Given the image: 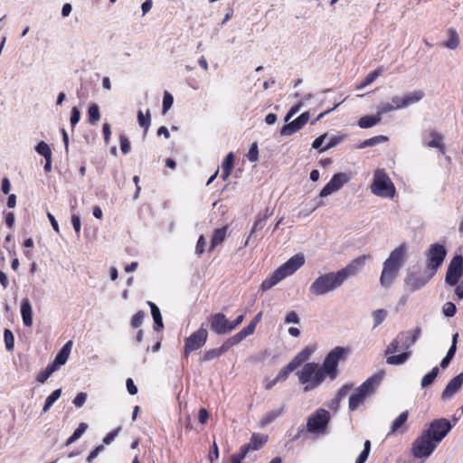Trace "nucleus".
Wrapping results in <instances>:
<instances>
[{
  "mask_svg": "<svg viewBox=\"0 0 463 463\" xmlns=\"http://www.w3.org/2000/svg\"><path fill=\"white\" fill-rule=\"evenodd\" d=\"M404 97V108L407 109L408 107L418 103L424 97V92L422 90H414L412 92L407 93Z\"/></svg>",
  "mask_w": 463,
  "mask_h": 463,
  "instance_id": "a878e982",
  "label": "nucleus"
},
{
  "mask_svg": "<svg viewBox=\"0 0 463 463\" xmlns=\"http://www.w3.org/2000/svg\"><path fill=\"white\" fill-rule=\"evenodd\" d=\"M432 272L430 275L422 273H409L405 279V284L412 292L420 289L433 277Z\"/></svg>",
  "mask_w": 463,
  "mask_h": 463,
  "instance_id": "f3484780",
  "label": "nucleus"
},
{
  "mask_svg": "<svg viewBox=\"0 0 463 463\" xmlns=\"http://www.w3.org/2000/svg\"><path fill=\"white\" fill-rule=\"evenodd\" d=\"M265 442H266L265 437L254 433V434H252V436L250 438V444H251V447H252L253 450H258L259 449L261 448V446Z\"/></svg>",
  "mask_w": 463,
  "mask_h": 463,
  "instance_id": "37998d69",
  "label": "nucleus"
},
{
  "mask_svg": "<svg viewBox=\"0 0 463 463\" xmlns=\"http://www.w3.org/2000/svg\"><path fill=\"white\" fill-rule=\"evenodd\" d=\"M221 356L220 352L218 349H211L204 353V354L202 357V360L204 362L211 361L214 358H217Z\"/></svg>",
  "mask_w": 463,
  "mask_h": 463,
  "instance_id": "5fc2aeb1",
  "label": "nucleus"
},
{
  "mask_svg": "<svg viewBox=\"0 0 463 463\" xmlns=\"http://www.w3.org/2000/svg\"><path fill=\"white\" fill-rule=\"evenodd\" d=\"M304 264L305 258L302 254L294 255L262 282L261 289L263 291L269 290L287 277L294 274Z\"/></svg>",
  "mask_w": 463,
  "mask_h": 463,
  "instance_id": "f257e3e1",
  "label": "nucleus"
},
{
  "mask_svg": "<svg viewBox=\"0 0 463 463\" xmlns=\"http://www.w3.org/2000/svg\"><path fill=\"white\" fill-rule=\"evenodd\" d=\"M383 378V372L377 373L368 378L362 385L355 389L354 392L349 398V409L356 410L364 403L367 397H370L380 384Z\"/></svg>",
  "mask_w": 463,
  "mask_h": 463,
  "instance_id": "7ed1b4c3",
  "label": "nucleus"
},
{
  "mask_svg": "<svg viewBox=\"0 0 463 463\" xmlns=\"http://www.w3.org/2000/svg\"><path fill=\"white\" fill-rule=\"evenodd\" d=\"M409 412L405 411L402 412L392 423L391 430L388 432V436L396 433L406 423L408 420Z\"/></svg>",
  "mask_w": 463,
  "mask_h": 463,
  "instance_id": "393cba45",
  "label": "nucleus"
},
{
  "mask_svg": "<svg viewBox=\"0 0 463 463\" xmlns=\"http://www.w3.org/2000/svg\"><path fill=\"white\" fill-rule=\"evenodd\" d=\"M61 394V389H57L55 391H53L52 392V394H50L47 399H46V402H45V404L43 406V412H47L51 407L52 406V404L60 398Z\"/></svg>",
  "mask_w": 463,
  "mask_h": 463,
  "instance_id": "c9c22d12",
  "label": "nucleus"
},
{
  "mask_svg": "<svg viewBox=\"0 0 463 463\" xmlns=\"http://www.w3.org/2000/svg\"><path fill=\"white\" fill-rule=\"evenodd\" d=\"M300 318L296 311H289L285 316V324H295L298 325Z\"/></svg>",
  "mask_w": 463,
  "mask_h": 463,
  "instance_id": "603ef678",
  "label": "nucleus"
},
{
  "mask_svg": "<svg viewBox=\"0 0 463 463\" xmlns=\"http://www.w3.org/2000/svg\"><path fill=\"white\" fill-rule=\"evenodd\" d=\"M344 283L339 272H328L317 277L310 285L309 292L315 297H319L332 292L340 288Z\"/></svg>",
  "mask_w": 463,
  "mask_h": 463,
  "instance_id": "f03ea898",
  "label": "nucleus"
},
{
  "mask_svg": "<svg viewBox=\"0 0 463 463\" xmlns=\"http://www.w3.org/2000/svg\"><path fill=\"white\" fill-rule=\"evenodd\" d=\"M392 103L393 104L396 110L403 109L404 108V97L403 96H394L392 98Z\"/></svg>",
  "mask_w": 463,
  "mask_h": 463,
  "instance_id": "052dcab7",
  "label": "nucleus"
},
{
  "mask_svg": "<svg viewBox=\"0 0 463 463\" xmlns=\"http://www.w3.org/2000/svg\"><path fill=\"white\" fill-rule=\"evenodd\" d=\"M120 149L124 154H128L130 151V143L125 136H120Z\"/></svg>",
  "mask_w": 463,
  "mask_h": 463,
  "instance_id": "69168bd1",
  "label": "nucleus"
},
{
  "mask_svg": "<svg viewBox=\"0 0 463 463\" xmlns=\"http://www.w3.org/2000/svg\"><path fill=\"white\" fill-rule=\"evenodd\" d=\"M380 121L381 118L378 114L364 116L358 120V126L361 128H370L380 123Z\"/></svg>",
  "mask_w": 463,
  "mask_h": 463,
  "instance_id": "bb28decb",
  "label": "nucleus"
},
{
  "mask_svg": "<svg viewBox=\"0 0 463 463\" xmlns=\"http://www.w3.org/2000/svg\"><path fill=\"white\" fill-rule=\"evenodd\" d=\"M380 75V71H371L364 80L363 81L360 83V85L357 87V89L361 90V89H364V87L368 86L369 84L373 83L376 79L377 77Z\"/></svg>",
  "mask_w": 463,
  "mask_h": 463,
  "instance_id": "79ce46f5",
  "label": "nucleus"
},
{
  "mask_svg": "<svg viewBox=\"0 0 463 463\" xmlns=\"http://www.w3.org/2000/svg\"><path fill=\"white\" fill-rule=\"evenodd\" d=\"M456 311V306L452 302H446L442 307V313L445 317H452Z\"/></svg>",
  "mask_w": 463,
  "mask_h": 463,
  "instance_id": "8fccbe9b",
  "label": "nucleus"
},
{
  "mask_svg": "<svg viewBox=\"0 0 463 463\" xmlns=\"http://www.w3.org/2000/svg\"><path fill=\"white\" fill-rule=\"evenodd\" d=\"M296 374L305 392L317 389L326 379L317 363H307Z\"/></svg>",
  "mask_w": 463,
  "mask_h": 463,
  "instance_id": "20e7f679",
  "label": "nucleus"
},
{
  "mask_svg": "<svg viewBox=\"0 0 463 463\" xmlns=\"http://www.w3.org/2000/svg\"><path fill=\"white\" fill-rule=\"evenodd\" d=\"M463 274V257L461 255H456L449 262L445 282L454 287L456 286Z\"/></svg>",
  "mask_w": 463,
  "mask_h": 463,
  "instance_id": "9b49d317",
  "label": "nucleus"
},
{
  "mask_svg": "<svg viewBox=\"0 0 463 463\" xmlns=\"http://www.w3.org/2000/svg\"><path fill=\"white\" fill-rule=\"evenodd\" d=\"M233 161H234V155L232 152H231L226 156V157L222 163V168H226V169L232 170V168L233 166Z\"/></svg>",
  "mask_w": 463,
  "mask_h": 463,
  "instance_id": "e2e57ef3",
  "label": "nucleus"
},
{
  "mask_svg": "<svg viewBox=\"0 0 463 463\" xmlns=\"http://www.w3.org/2000/svg\"><path fill=\"white\" fill-rule=\"evenodd\" d=\"M87 399L85 392H80L73 400V403L76 407L80 408L83 406Z\"/></svg>",
  "mask_w": 463,
  "mask_h": 463,
  "instance_id": "338daca9",
  "label": "nucleus"
},
{
  "mask_svg": "<svg viewBox=\"0 0 463 463\" xmlns=\"http://www.w3.org/2000/svg\"><path fill=\"white\" fill-rule=\"evenodd\" d=\"M451 429L452 425L449 420L440 418L431 421L423 431L432 438L434 441L439 443L449 434Z\"/></svg>",
  "mask_w": 463,
  "mask_h": 463,
  "instance_id": "1a4fd4ad",
  "label": "nucleus"
},
{
  "mask_svg": "<svg viewBox=\"0 0 463 463\" xmlns=\"http://www.w3.org/2000/svg\"><path fill=\"white\" fill-rule=\"evenodd\" d=\"M315 346H306L300 352H298L291 362L296 365V367H299L304 362L309 359L312 354L315 352Z\"/></svg>",
  "mask_w": 463,
  "mask_h": 463,
  "instance_id": "5701e85b",
  "label": "nucleus"
},
{
  "mask_svg": "<svg viewBox=\"0 0 463 463\" xmlns=\"http://www.w3.org/2000/svg\"><path fill=\"white\" fill-rule=\"evenodd\" d=\"M447 250L445 247L439 243H433L430 246L426 252V265L429 269L431 270L434 275L437 269L443 263Z\"/></svg>",
  "mask_w": 463,
  "mask_h": 463,
  "instance_id": "6e6552de",
  "label": "nucleus"
},
{
  "mask_svg": "<svg viewBox=\"0 0 463 463\" xmlns=\"http://www.w3.org/2000/svg\"><path fill=\"white\" fill-rule=\"evenodd\" d=\"M137 121L140 127L144 128L146 130L148 129L150 125V112L147 110L146 117L144 116L141 110L137 113Z\"/></svg>",
  "mask_w": 463,
  "mask_h": 463,
  "instance_id": "a18cd8bd",
  "label": "nucleus"
},
{
  "mask_svg": "<svg viewBox=\"0 0 463 463\" xmlns=\"http://www.w3.org/2000/svg\"><path fill=\"white\" fill-rule=\"evenodd\" d=\"M327 137H328V135L326 133L317 137L312 144V147L314 149L319 150L321 152V149L323 148L322 145L327 139Z\"/></svg>",
  "mask_w": 463,
  "mask_h": 463,
  "instance_id": "6e6d98bb",
  "label": "nucleus"
},
{
  "mask_svg": "<svg viewBox=\"0 0 463 463\" xmlns=\"http://www.w3.org/2000/svg\"><path fill=\"white\" fill-rule=\"evenodd\" d=\"M370 259V255H362L354 260H353L347 266L338 270L340 276L342 277L343 280L345 281L349 277L356 275L358 272H360L366 260Z\"/></svg>",
  "mask_w": 463,
  "mask_h": 463,
  "instance_id": "4468645a",
  "label": "nucleus"
},
{
  "mask_svg": "<svg viewBox=\"0 0 463 463\" xmlns=\"http://www.w3.org/2000/svg\"><path fill=\"white\" fill-rule=\"evenodd\" d=\"M283 411H284L283 407L269 411L262 417V419L260 420V424L265 426V425L271 423L277 418L280 417L282 415Z\"/></svg>",
  "mask_w": 463,
  "mask_h": 463,
  "instance_id": "c756f323",
  "label": "nucleus"
},
{
  "mask_svg": "<svg viewBox=\"0 0 463 463\" xmlns=\"http://www.w3.org/2000/svg\"><path fill=\"white\" fill-rule=\"evenodd\" d=\"M345 349L341 346L335 347L325 358L319 368L325 377L334 380L338 374V363L344 357Z\"/></svg>",
  "mask_w": 463,
  "mask_h": 463,
  "instance_id": "423d86ee",
  "label": "nucleus"
},
{
  "mask_svg": "<svg viewBox=\"0 0 463 463\" xmlns=\"http://www.w3.org/2000/svg\"><path fill=\"white\" fill-rule=\"evenodd\" d=\"M225 237H226V228L225 227L216 229L212 237L210 250H213L218 245H220L225 240Z\"/></svg>",
  "mask_w": 463,
  "mask_h": 463,
  "instance_id": "cd10ccee",
  "label": "nucleus"
},
{
  "mask_svg": "<svg viewBox=\"0 0 463 463\" xmlns=\"http://www.w3.org/2000/svg\"><path fill=\"white\" fill-rule=\"evenodd\" d=\"M68 357H69V354L67 353H65V351H60V353L57 354V356L55 357V360L54 362L56 363V364H58L59 366L60 365H63L65 364V363L67 362L68 360Z\"/></svg>",
  "mask_w": 463,
  "mask_h": 463,
  "instance_id": "0e129e2a",
  "label": "nucleus"
},
{
  "mask_svg": "<svg viewBox=\"0 0 463 463\" xmlns=\"http://www.w3.org/2000/svg\"><path fill=\"white\" fill-rule=\"evenodd\" d=\"M303 105H304L303 102H299V103L296 104L295 106H293L290 109V110L288 112V114L286 115L285 121L288 122L291 119V118L300 110V109L302 108Z\"/></svg>",
  "mask_w": 463,
  "mask_h": 463,
  "instance_id": "13d9d810",
  "label": "nucleus"
},
{
  "mask_svg": "<svg viewBox=\"0 0 463 463\" xmlns=\"http://www.w3.org/2000/svg\"><path fill=\"white\" fill-rule=\"evenodd\" d=\"M448 40L443 43L444 47L449 50H455L459 45V35L455 28L447 30Z\"/></svg>",
  "mask_w": 463,
  "mask_h": 463,
  "instance_id": "b1692460",
  "label": "nucleus"
},
{
  "mask_svg": "<svg viewBox=\"0 0 463 463\" xmlns=\"http://www.w3.org/2000/svg\"><path fill=\"white\" fill-rule=\"evenodd\" d=\"M350 180V177L345 173H337L333 175L331 180L320 191V197H326L333 193L340 190Z\"/></svg>",
  "mask_w": 463,
  "mask_h": 463,
  "instance_id": "ddd939ff",
  "label": "nucleus"
},
{
  "mask_svg": "<svg viewBox=\"0 0 463 463\" xmlns=\"http://www.w3.org/2000/svg\"><path fill=\"white\" fill-rule=\"evenodd\" d=\"M208 337L207 330L203 327L199 328L193 333L186 340L184 346V354L187 355L189 353L200 349L205 343Z\"/></svg>",
  "mask_w": 463,
  "mask_h": 463,
  "instance_id": "f8f14e48",
  "label": "nucleus"
},
{
  "mask_svg": "<svg viewBox=\"0 0 463 463\" xmlns=\"http://www.w3.org/2000/svg\"><path fill=\"white\" fill-rule=\"evenodd\" d=\"M254 326L249 325L243 329H241L240 332L232 335L233 339L236 341L237 344L241 343L243 339H245L247 336L252 335L254 333Z\"/></svg>",
  "mask_w": 463,
  "mask_h": 463,
  "instance_id": "72a5a7b5",
  "label": "nucleus"
},
{
  "mask_svg": "<svg viewBox=\"0 0 463 463\" xmlns=\"http://www.w3.org/2000/svg\"><path fill=\"white\" fill-rule=\"evenodd\" d=\"M371 192L382 198H393L396 194L395 186L383 169H376L371 184Z\"/></svg>",
  "mask_w": 463,
  "mask_h": 463,
  "instance_id": "39448f33",
  "label": "nucleus"
},
{
  "mask_svg": "<svg viewBox=\"0 0 463 463\" xmlns=\"http://www.w3.org/2000/svg\"><path fill=\"white\" fill-rule=\"evenodd\" d=\"M405 252V246L400 245L390 253L384 263L400 270L404 264Z\"/></svg>",
  "mask_w": 463,
  "mask_h": 463,
  "instance_id": "aec40b11",
  "label": "nucleus"
},
{
  "mask_svg": "<svg viewBox=\"0 0 463 463\" xmlns=\"http://www.w3.org/2000/svg\"><path fill=\"white\" fill-rule=\"evenodd\" d=\"M89 121L91 125H95L100 118L99 109L97 104H91L88 109Z\"/></svg>",
  "mask_w": 463,
  "mask_h": 463,
  "instance_id": "f704fd0d",
  "label": "nucleus"
},
{
  "mask_svg": "<svg viewBox=\"0 0 463 463\" xmlns=\"http://www.w3.org/2000/svg\"><path fill=\"white\" fill-rule=\"evenodd\" d=\"M80 118V112L78 109V108L73 107L71 109V124L72 127H74Z\"/></svg>",
  "mask_w": 463,
  "mask_h": 463,
  "instance_id": "774afa93",
  "label": "nucleus"
},
{
  "mask_svg": "<svg viewBox=\"0 0 463 463\" xmlns=\"http://www.w3.org/2000/svg\"><path fill=\"white\" fill-rule=\"evenodd\" d=\"M330 420V414L324 409H319L312 413L307 422L308 432H320L325 430Z\"/></svg>",
  "mask_w": 463,
  "mask_h": 463,
  "instance_id": "9d476101",
  "label": "nucleus"
},
{
  "mask_svg": "<svg viewBox=\"0 0 463 463\" xmlns=\"http://www.w3.org/2000/svg\"><path fill=\"white\" fill-rule=\"evenodd\" d=\"M463 385V373H460L454 378H452L445 387L441 398L443 400L451 399L461 388Z\"/></svg>",
  "mask_w": 463,
  "mask_h": 463,
  "instance_id": "6ab92c4d",
  "label": "nucleus"
},
{
  "mask_svg": "<svg viewBox=\"0 0 463 463\" xmlns=\"http://www.w3.org/2000/svg\"><path fill=\"white\" fill-rule=\"evenodd\" d=\"M326 140H327V143L325 146H323V148L321 149V152H325V151L337 146L338 144H340L343 141V137L332 136V137H328Z\"/></svg>",
  "mask_w": 463,
  "mask_h": 463,
  "instance_id": "49530a36",
  "label": "nucleus"
},
{
  "mask_svg": "<svg viewBox=\"0 0 463 463\" xmlns=\"http://www.w3.org/2000/svg\"><path fill=\"white\" fill-rule=\"evenodd\" d=\"M420 334L421 328L420 326L410 331L399 333L398 337L401 342V349L403 352H410V349L414 345Z\"/></svg>",
  "mask_w": 463,
  "mask_h": 463,
  "instance_id": "dca6fc26",
  "label": "nucleus"
},
{
  "mask_svg": "<svg viewBox=\"0 0 463 463\" xmlns=\"http://www.w3.org/2000/svg\"><path fill=\"white\" fill-rule=\"evenodd\" d=\"M237 345L236 341L233 339V337L228 338L222 345L218 348V351L220 352V354H225L232 346Z\"/></svg>",
  "mask_w": 463,
  "mask_h": 463,
  "instance_id": "864d4df0",
  "label": "nucleus"
},
{
  "mask_svg": "<svg viewBox=\"0 0 463 463\" xmlns=\"http://www.w3.org/2000/svg\"><path fill=\"white\" fill-rule=\"evenodd\" d=\"M309 119V112L302 113L298 118L294 119L293 121L288 122V124L284 125L280 130L281 136H291L294 133L298 132L301 129Z\"/></svg>",
  "mask_w": 463,
  "mask_h": 463,
  "instance_id": "a211bd4d",
  "label": "nucleus"
},
{
  "mask_svg": "<svg viewBox=\"0 0 463 463\" xmlns=\"http://www.w3.org/2000/svg\"><path fill=\"white\" fill-rule=\"evenodd\" d=\"M430 137H432V139L430 141H429L428 146L430 147L438 148V149H439V151L441 153H444L445 152V147H444V146L442 144V137H441V135L437 133V132H431L430 133Z\"/></svg>",
  "mask_w": 463,
  "mask_h": 463,
  "instance_id": "2f4dec72",
  "label": "nucleus"
},
{
  "mask_svg": "<svg viewBox=\"0 0 463 463\" xmlns=\"http://www.w3.org/2000/svg\"><path fill=\"white\" fill-rule=\"evenodd\" d=\"M87 429H88V424L81 422L79 425V427L75 430L73 434L67 439L65 445L69 446V445L72 444L73 442H75L77 439H79L81 437V435L87 430Z\"/></svg>",
  "mask_w": 463,
  "mask_h": 463,
  "instance_id": "473e14b6",
  "label": "nucleus"
},
{
  "mask_svg": "<svg viewBox=\"0 0 463 463\" xmlns=\"http://www.w3.org/2000/svg\"><path fill=\"white\" fill-rule=\"evenodd\" d=\"M4 340L5 348L7 351L11 352L14 347V337L10 329H5L4 332Z\"/></svg>",
  "mask_w": 463,
  "mask_h": 463,
  "instance_id": "a19ab883",
  "label": "nucleus"
},
{
  "mask_svg": "<svg viewBox=\"0 0 463 463\" xmlns=\"http://www.w3.org/2000/svg\"><path fill=\"white\" fill-rule=\"evenodd\" d=\"M150 308H151V315L153 317V319L155 321V324L162 328L163 327V320L161 317V313L157 306L153 302H148Z\"/></svg>",
  "mask_w": 463,
  "mask_h": 463,
  "instance_id": "4c0bfd02",
  "label": "nucleus"
},
{
  "mask_svg": "<svg viewBox=\"0 0 463 463\" xmlns=\"http://www.w3.org/2000/svg\"><path fill=\"white\" fill-rule=\"evenodd\" d=\"M21 316L23 322L26 326H32L33 325V310L32 306L28 298H24L21 305Z\"/></svg>",
  "mask_w": 463,
  "mask_h": 463,
  "instance_id": "4be33fe9",
  "label": "nucleus"
},
{
  "mask_svg": "<svg viewBox=\"0 0 463 463\" xmlns=\"http://www.w3.org/2000/svg\"><path fill=\"white\" fill-rule=\"evenodd\" d=\"M211 329L218 335H225L232 331L230 321L222 313H217L210 317Z\"/></svg>",
  "mask_w": 463,
  "mask_h": 463,
  "instance_id": "2eb2a0df",
  "label": "nucleus"
},
{
  "mask_svg": "<svg viewBox=\"0 0 463 463\" xmlns=\"http://www.w3.org/2000/svg\"><path fill=\"white\" fill-rule=\"evenodd\" d=\"M438 444L422 430L412 443L411 453L417 458H427L433 453Z\"/></svg>",
  "mask_w": 463,
  "mask_h": 463,
  "instance_id": "0eeeda50",
  "label": "nucleus"
},
{
  "mask_svg": "<svg viewBox=\"0 0 463 463\" xmlns=\"http://www.w3.org/2000/svg\"><path fill=\"white\" fill-rule=\"evenodd\" d=\"M458 338V333L454 334L452 336L451 346L447 353V355H449L451 358L454 357L456 351H457Z\"/></svg>",
  "mask_w": 463,
  "mask_h": 463,
  "instance_id": "bf43d9fd",
  "label": "nucleus"
},
{
  "mask_svg": "<svg viewBox=\"0 0 463 463\" xmlns=\"http://www.w3.org/2000/svg\"><path fill=\"white\" fill-rule=\"evenodd\" d=\"M398 269L391 267L383 262V268L380 277V283L382 287L389 288L394 282V279L398 276Z\"/></svg>",
  "mask_w": 463,
  "mask_h": 463,
  "instance_id": "412c9836",
  "label": "nucleus"
},
{
  "mask_svg": "<svg viewBox=\"0 0 463 463\" xmlns=\"http://www.w3.org/2000/svg\"><path fill=\"white\" fill-rule=\"evenodd\" d=\"M388 140V137L386 136H376V137H371L369 139H365L364 141H363L362 143H360L358 145V148L360 149H363V148H365L367 146H376L380 143H383V142H386Z\"/></svg>",
  "mask_w": 463,
  "mask_h": 463,
  "instance_id": "7c9ffc66",
  "label": "nucleus"
},
{
  "mask_svg": "<svg viewBox=\"0 0 463 463\" xmlns=\"http://www.w3.org/2000/svg\"><path fill=\"white\" fill-rule=\"evenodd\" d=\"M35 150L44 158L52 157V150L49 145L44 141H40L35 146Z\"/></svg>",
  "mask_w": 463,
  "mask_h": 463,
  "instance_id": "ea45409f",
  "label": "nucleus"
},
{
  "mask_svg": "<svg viewBox=\"0 0 463 463\" xmlns=\"http://www.w3.org/2000/svg\"><path fill=\"white\" fill-rule=\"evenodd\" d=\"M296 369V365H294V364L290 361L287 366H285L279 372L278 375L276 376L277 380L279 382L285 381L288 377L289 373L295 371Z\"/></svg>",
  "mask_w": 463,
  "mask_h": 463,
  "instance_id": "e433bc0d",
  "label": "nucleus"
},
{
  "mask_svg": "<svg viewBox=\"0 0 463 463\" xmlns=\"http://www.w3.org/2000/svg\"><path fill=\"white\" fill-rule=\"evenodd\" d=\"M145 317V314L144 312L142 311H139L137 312L133 317H132V320H131V325L133 327L135 328H137L141 326L142 324V321H143V318Z\"/></svg>",
  "mask_w": 463,
  "mask_h": 463,
  "instance_id": "4d7b16f0",
  "label": "nucleus"
},
{
  "mask_svg": "<svg viewBox=\"0 0 463 463\" xmlns=\"http://www.w3.org/2000/svg\"><path fill=\"white\" fill-rule=\"evenodd\" d=\"M438 373H439V368L436 366L429 373H427L426 375L423 376V378L421 380V387L426 388L429 385H430L434 382Z\"/></svg>",
  "mask_w": 463,
  "mask_h": 463,
  "instance_id": "58836bf2",
  "label": "nucleus"
},
{
  "mask_svg": "<svg viewBox=\"0 0 463 463\" xmlns=\"http://www.w3.org/2000/svg\"><path fill=\"white\" fill-rule=\"evenodd\" d=\"M258 156H259V151H258V146H257V144H252L251 147L250 148V151L247 155L249 160L250 162H255L258 160Z\"/></svg>",
  "mask_w": 463,
  "mask_h": 463,
  "instance_id": "680f3d73",
  "label": "nucleus"
},
{
  "mask_svg": "<svg viewBox=\"0 0 463 463\" xmlns=\"http://www.w3.org/2000/svg\"><path fill=\"white\" fill-rule=\"evenodd\" d=\"M174 102L173 96L169 92H165L163 99V113L165 114L170 108L172 107Z\"/></svg>",
  "mask_w": 463,
  "mask_h": 463,
  "instance_id": "3c124183",
  "label": "nucleus"
},
{
  "mask_svg": "<svg viewBox=\"0 0 463 463\" xmlns=\"http://www.w3.org/2000/svg\"><path fill=\"white\" fill-rule=\"evenodd\" d=\"M411 352H402L400 354H392L386 358V363L391 365H401L408 361Z\"/></svg>",
  "mask_w": 463,
  "mask_h": 463,
  "instance_id": "c85d7f7f",
  "label": "nucleus"
},
{
  "mask_svg": "<svg viewBox=\"0 0 463 463\" xmlns=\"http://www.w3.org/2000/svg\"><path fill=\"white\" fill-rule=\"evenodd\" d=\"M387 317V311L385 309H377L373 312V317L374 321V327L381 325Z\"/></svg>",
  "mask_w": 463,
  "mask_h": 463,
  "instance_id": "c03bdc74",
  "label": "nucleus"
},
{
  "mask_svg": "<svg viewBox=\"0 0 463 463\" xmlns=\"http://www.w3.org/2000/svg\"><path fill=\"white\" fill-rule=\"evenodd\" d=\"M400 350H402L401 349V342H400L399 337L397 336L387 346V348L385 350V354H394V353H396V352H398Z\"/></svg>",
  "mask_w": 463,
  "mask_h": 463,
  "instance_id": "de8ad7c7",
  "label": "nucleus"
},
{
  "mask_svg": "<svg viewBox=\"0 0 463 463\" xmlns=\"http://www.w3.org/2000/svg\"><path fill=\"white\" fill-rule=\"evenodd\" d=\"M396 110L392 103L385 102L378 106L377 114L382 117L383 114L390 113Z\"/></svg>",
  "mask_w": 463,
  "mask_h": 463,
  "instance_id": "09e8293b",
  "label": "nucleus"
}]
</instances>
